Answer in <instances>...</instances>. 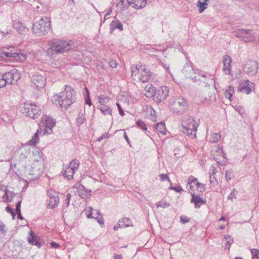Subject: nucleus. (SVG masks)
<instances>
[{
    "label": "nucleus",
    "instance_id": "nucleus-1",
    "mask_svg": "<svg viewBox=\"0 0 259 259\" xmlns=\"http://www.w3.org/2000/svg\"><path fill=\"white\" fill-rule=\"evenodd\" d=\"M47 54L49 56L57 55L75 48L77 46L72 40L52 38L48 42Z\"/></svg>",
    "mask_w": 259,
    "mask_h": 259
},
{
    "label": "nucleus",
    "instance_id": "nucleus-2",
    "mask_svg": "<svg viewBox=\"0 0 259 259\" xmlns=\"http://www.w3.org/2000/svg\"><path fill=\"white\" fill-rule=\"evenodd\" d=\"M76 100V94L74 89L70 85H65L64 91L59 95L55 94L52 97V102L62 109H67Z\"/></svg>",
    "mask_w": 259,
    "mask_h": 259
},
{
    "label": "nucleus",
    "instance_id": "nucleus-3",
    "mask_svg": "<svg viewBox=\"0 0 259 259\" xmlns=\"http://www.w3.org/2000/svg\"><path fill=\"white\" fill-rule=\"evenodd\" d=\"M51 27V20L44 17L34 22L32 26V31L38 36L46 35L50 30Z\"/></svg>",
    "mask_w": 259,
    "mask_h": 259
},
{
    "label": "nucleus",
    "instance_id": "nucleus-4",
    "mask_svg": "<svg viewBox=\"0 0 259 259\" xmlns=\"http://www.w3.org/2000/svg\"><path fill=\"white\" fill-rule=\"evenodd\" d=\"M186 189L190 194H199L205 192V185L198 182V179L190 176L186 181Z\"/></svg>",
    "mask_w": 259,
    "mask_h": 259
},
{
    "label": "nucleus",
    "instance_id": "nucleus-5",
    "mask_svg": "<svg viewBox=\"0 0 259 259\" xmlns=\"http://www.w3.org/2000/svg\"><path fill=\"white\" fill-rule=\"evenodd\" d=\"M182 126L184 134L196 137L198 124L193 118L190 116H185L182 119Z\"/></svg>",
    "mask_w": 259,
    "mask_h": 259
},
{
    "label": "nucleus",
    "instance_id": "nucleus-6",
    "mask_svg": "<svg viewBox=\"0 0 259 259\" xmlns=\"http://www.w3.org/2000/svg\"><path fill=\"white\" fill-rule=\"evenodd\" d=\"M20 108V111L23 115L33 119L37 118L41 113L39 107L34 103H23Z\"/></svg>",
    "mask_w": 259,
    "mask_h": 259
},
{
    "label": "nucleus",
    "instance_id": "nucleus-7",
    "mask_svg": "<svg viewBox=\"0 0 259 259\" xmlns=\"http://www.w3.org/2000/svg\"><path fill=\"white\" fill-rule=\"evenodd\" d=\"M169 106L174 113L181 114L187 108V102L184 98L176 96L170 99Z\"/></svg>",
    "mask_w": 259,
    "mask_h": 259
},
{
    "label": "nucleus",
    "instance_id": "nucleus-8",
    "mask_svg": "<svg viewBox=\"0 0 259 259\" xmlns=\"http://www.w3.org/2000/svg\"><path fill=\"white\" fill-rule=\"evenodd\" d=\"M79 165V161L76 159H73L62 171V175L69 180L72 179L75 172L78 169Z\"/></svg>",
    "mask_w": 259,
    "mask_h": 259
},
{
    "label": "nucleus",
    "instance_id": "nucleus-9",
    "mask_svg": "<svg viewBox=\"0 0 259 259\" xmlns=\"http://www.w3.org/2000/svg\"><path fill=\"white\" fill-rule=\"evenodd\" d=\"M6 84H14L17 82L20 78V72L16 69H13L9 72L4 74Z\"/></svg>",
    "mask_w": 259,
    "mask_h": 259
},
{
    "label": "nucleus",
    "instance_id": "nucleus-10",
    "mask_svg": "<svg viewBox=\"0 0 259 259\" xmlns=\"http://www.w3.org/2000/svg\"><path fill=\"white\" fill-rule=\"evenodd\" d=\"M234 35L245 42L252 41L255 38L253 31L250 29H239L235 32Z\"/></svg>",
    "mask_w": 259,
    "mask_h": 259
},
{
    "label": "nucleus",
    "instance_id": "nucleus-11",
    "mask_svg": "<svg viewBox=\"0 0 259 259\" xmlns=\"http://www.w3.org/2000/svg\"><path fill=\"white\" fill-rule=\"evenodd\" d=\"M42 163L41 162H33L31 168L28 170V174L32 176L30 179L38 178L43 173Z\"/></svg>",
    "mask_w": 259,
    "mask_h": 259
},
{
    "label": "nucleus",
    "instance_id": "nucleus-12",
    "mask_svg": "<svg viewBox=\"0 0 259 259\" xmlns=\"http://www.w3.org/2000/svg\"><path fill=\"white\" fill-rule=\"evenodd\" d=\"M258 68V66L257 61L254 60H248L244 65L243 69L244 72L246 73L253 75L257 73Z\"/></svg>",
    "mask_w": 259,
    "mask_h": 259
},
{
    "label": "nucleus",
    "instance_id": "nucleus-13",
    "mask_svg": "<svg viewBox=\"0 0 259 259\" xmlns=\"http://www.w3.org/2000/svg\"><path fill=\"white\" fill-rule=\"evenodd\" d=\"M168 93L169 90L166 87H161L158 90H156L153 96L154 100L156 102H162L165 100Z\"/></svg>",
    "mask_w": 259,
    "mask_h": 259
},
{
    "label": "nucleus",
    "instance_id": "nucleus-14",
    "mask_svg": "<svg viewBox=\"0 0 259 259\" xmlns=\"http://www.w3.org/2000/svg\"><path fill=\"white\" fill-rule=\"evenodd\" d=\"M55 121L52 117L44 116L42 117L40 125L45 126L46 132L48 134L52 133V128L55 125Z\"/></svg>",
    "mask_w": 259,
    "mask_h": 259
},
{
    "label": "nucleus",
    "instance_id": "nucleus-15",
    "mask_svg": "<svg viewBox=\"0 0 259 259\" xmlns=\"http://www.w3.org/2000/svg\"><path fill=\"white\" fill-rule=\"evenodd\" d=\"M31 80L34 85L38 90L44 88L46 84V79L41 75L35 73L31 77Z\"/></svg>",
    "mask_w": 259,
    "mask_h": 259
},
{
    "label": "nucleus",
    "instance_id": "nucleus-16",
    "mask_svg": "<svg viewBox=\"0 0 259 259\" xmlns=\"http://www.w3.org/2000/svg\"><path fill=\"white\" fill-rule=\"evenodd\" d=\"M251 83L248 80H245L244 82L239 83L238 87V91L240 92H243L246 94H249L252 91V85H250Z\"/></svg>",
    "mask_w": 259,
    "mask_h": 259
},
{
    "label": "nucleus",
    "instance_id": "nucleus-17",
    "mask_svg": "<svg viewBox=\"0 0 259 259\" xmlns=\"http://www.w3.org/2000/svg\"><path fill=\"white\" fill-rule=\"evenodd\" d=\"M141 76L139 79L143 83L147 82L153 76V74L150 72L148 69H147L145 67H144L140 72Z\"/></svg>",
    "mask_w": 259,
    "mask_h": 259
},
{
    "label": "nucleus",
    "instance_id": "nucleus-18",
    "mask_svg": "<svg viewBox=\"0 0 259 259\" xmlns=\"http://www.w3.org/2000/svg\"><path fill=\"white\" fill-rule=\"evenodd\" d=\"M27 240L29 243L33 245H36L38 248L42 246L41 243L39 242V239L34 234L32 230H30L29 232Z\"/></svg>",
    "mask_w": 259,
    "mask_h": 259
},
{
    "label": "nucleus",
    "instance_id": "nucleus-19",
    "mask_svg": "<svg viewBox=\"0 0 259 259\" xmlns=\"http://www.w3.org/2000/svg\"><path fill=\"white\" fill-rule=\"evenodd\" d=\"M231 59L228 55H225L223 58L224 68L223 71L226 74H229L230 72V64Z\"/></svg>",
    "mask_w": 259,
    "mask_h": 259
},
{
    "label": "nucleus",
    "instance_id": "nucleus-20",
    "mask_svg": "<svg viewBox=\"0 0 259 259\" xmlns=\"http://www.w3.org/2000/svg\"><path fill=\"white\" fill-rule=\"evenodd\" d=\"M182 71L185 77L191 78V74L193 73V68L191 64L186 63Z\"/></svg>",
    "mask_w": 259,
    "mask_h": 259
},
{
    "label": "nucleus",
    "instance_id": "nucleus-21",
    "mask_svg": "<svg viewBox=\"0 0 259 259\" xmlns=\"http://www.w3.org/2000/svg\"><path fill=\"white\" fill-rule=\"evenodd\" d=\"M191 202L195 204L196 208H199L201 205L205 204V201L198 195H192Z\"/></svg>",
    "mask_w": 259,
    "mask_h": 259
},
{
    "label": "nucleus",
    "instance_id": "nucleus-22",
    "mask_svg": "<svg viewBox=\"0 0 259 259\" xmlns=\"http://www.w3.org/2000/svg\"><path fill=\"white\" fill-rule=\"evenodd\" d=\"M33 156V162H41L43 160L42 153L37 149H34L32 151Z\"/></svg>",
    "mask_w": 259,
    "mask_h": 259
},
{
    "label": "nucleus",
    "instance_id": "nucleus-23",
    "mask_svg": "<svg viewBox=\"0 0 259 259\" xmlns=\"http://www.w3.org/2000/svg\"><path fill=\"white\" fill-rule=\"evenodd\" d=\"M115 29H118L120 31H122L123 29V25L118 20L113 21L110 24V31L111 33Z\"/></svg>",
    "mask_w": 259,
    "mask_h": 259
},
{
    "label": "nucleus",
    "instance_id": "nucleus-24",
    "mask_svg": "<svg viewBox=\"0 0 259 259\" xmlns=\"http://www.w3.org/2000/svg\"><path fill=\"white\" fill-rule=\"evenodd\" d=\"M147 2V0H133V7L136 9H142L146 6Z\"/></svg>",
    "mask_w": 259,
    "mask_h": 259
},
{
    "label": "nucleus",
    "instance_id": "nucleus-25",
    "mask_svg": "<svg viewBox=\"0 0 259 259\" xmlns=\"http://www.w3.org/2000/svg\"><path fill=\"white\" fill-rule=\"evenodd\" d=\"M13 27L16 29L20 34H24L27 31L25 27L23 26L22 23L19 21H15L13 23Z\"/></svg>",
    "mask_w": 259,
    "mask_h": 259
},
{
    "label": "nucleus",
    "instance_id": "nucleus-26",
    "mask_svg": "<svg viewBox=\"0 0 259 259\" xmlns=\"http://www.w3.org/2000/svg\"><path fill=\"white\" fill-rule=\"evenodd\" d=\"M118 225L121 228H126L132 226V222L130 218H124L118 221Z\"/></svg>",
    "mask_w": 259,
    "mask_h": 259
},
{
    "label": "nucleus",
    "instance_id": "nucleus-27",
    "mask_svg": "<svg viewBox=\"0 0 259 259\" xmlns=\"http://www.w3.org/2000/svg\"><path fill=\"white\" fill-rule=\"evenodd\" d=\"M210 0H199L197 3V6L199 8V12L202 13L205 9H207L208 5L207 2Z\"/></svg>",
    "mask_w": 259,
    "mask_h": 259
},
{
    "label": "nucleus",
    "instance_id": "nucleus-28",
    "mask_svg": "<svg viewBox=\"0 0 259 259\" xmlns=\"http://www.w3.org/2000/svg\"><path fill=\"white\" fill-rule=\"evenodd\" d=\"M145 95L147 97H150L154 96L155 93L156 89L152 84L147 85L145 88Z\"/></svg>",
    "mask_w": 259,
    "mask_h": 259
},
{
    "label": "nucleus",
    "instance_id": "nucleus-29",
    "mask_svg": "<svg viewBox=\"0 0 259 259\" xmlns=\"http://www.w3.org/2000/svg\"><path fill=\"white\" fill-rule=\"evenodd\" d=\"M39 130H38L37 132L34 134V135L32 137L31 139L27 142V144L30 146H35L39 141Z\"/></svg>",
    "mask_w": 259,
    "mask_h": 259
},
{
    "label": "nucleus",
    "instance_id": "nucleus-30",
    "mask_svg": "<svg viewBox=\"0 0 259 259\" xmlns=\"http://www.w3.org/2000/svg\"><path fill=\"white\" fill-rule=\"evenodd\" d=\"M90 212L87 214L88 218H94L97 219L101 215L100 212L97 210L94 209L92 207H90Z\"/></svg>",
    "mask_w": 259,
    "mask_h": 259
},
{
    "label": "nucleus",
    "instance_id": "nucleus-31",
    "mask_svg": "<svg viewBox=\"0 0 259 259\" xmlns=\"http://www.w3.org/2000/svg\"><path fill=\"white\" fill-rule=\"evenodd\" d=\"M155 128L158 132L161 133L163 135H165L166 134V130L165 129L164 122H160L156 124Z\"/></svg>",
    "mask_w": 259,
    "mask_h": 259
},
{
    "label": "nucleus",
    "instance_id": "nucleus-32",
    "mask_svg": "<svg viewBox=\"0 0 259 259\" xmlns=\"http://www.w3.org/2000/svg\"><path fill=\"white\" fill-rule=\"evenodd\" d=\"M98 109L105 115L112 114V110L110 107L108 106H99L98 107Z\"/></svg>",
    "mask_w": 259,
    "mask_h": 259
},
{
    "label": "nucleus",
    "instance_id": "nucleus-33",
    "mask_svg": "<svg viewBox=\"0 0 259 259\" xmlns=\"http://www.w3.org/2000/svg\"><path fill=\"white\" fill-rule=\"evenodd\" d=\"M132 1L133 0H120L118 5L121 4V10L126 9L130 5H132Z\"/></svg>",
    "mask_w": 259,
    "mask_h": 259
},
{
    "label": "nucleus",
    "instance_id": "nucleus-34",
    "mask_svg": "<svg viewBox=\"0 0 259 259\" xmlns=\"http://www.w3.org/2000/svg\"><path fill=\"white\" fill-rule=\"evenodd\" d=\"M142 70V66L138 65L136 66V67H132V76H136L137 74L139 73L140 74V72H141V70Z\"/></svg>",
    "mask_w": 259,
    "mask_h": 259
},
{
    "label": "nucleus",
    "instance_id": "nucleus-35",
    "mask_svg": "<svg viewBox=\"0 0 259 259\" xmlns=\"http://www.w3.org/2000/svg\"><path fill=\"white\" fill-rule=\"evenodd\" d=\"M234 92V91L233 88L232 86L230 85L228 87V89L226 90L225 92L226 97L231 101Z\"/></svg>",
    "mask_w": 259,
    "mask_h": 259
},
{
    "label": "nucleus",
    "instance_id": "nucleus-36",
    "mask_svg": "<svg viewBox=\"0 0 259 259\" xmlns=\"http://www.w3.org/2000/svg\"><path fill=\"white\" fill-rule=\"evenodd\" d=\"M84 121H85V118L84 116V114L82 112H80L78 113L77 118L76 119L77 125L78 126H80L84 122Z\"/></svg>",
    "mask_w": 259,
    "mask_h": 259
},
{
    "label": "nucleus",
    "instance_id": "nucleus-37",
    "mask_svg": "<svg viewBox=\"0 0 259 259\" xmlns=\"http://www.w3.org/2000/svg\"><path fill=\"white\" fill-rule=\"evenodd\" d=\"M215 173V172L214 171V169L213 168L212 172L209 175L210 184L212 186H214L218 183L217 180L214 177Z\"/></svg>",
    "mask_w": 259,
    "mask_h": 259
},
{
    "label": "nucleus",
    "instance_id": "nucleus-38",
    "mask_svg": "<svg viewBox=\"0 0 259 259\" xmlns=\"http://www.w3.org/2000/svg\"><path fill=\"white\" fill-rule=\"evenodd\" d=\"M58 195H57V196H55V195H50V200L54 201L53 205H51L52 208H54L56 207L59 202V198L58 197Z\"/></svg>",
    "mask_w": 259,
    "mask_h": 259
},
{
    "label": "nucleus",
    "instance_id": "nucleus-39",
    "mask_svg": "<svg viewBox=\"0 0 259 259\" xmlns=\"http://www.w3.org/2000/svg\"><path fill=\"white\" fill-rule=\"evenodd\" d=\"M157 207H161L162 208H166L170 206V204L166 202L165 200H162L156 203Z\"/></svg>",
    "mask_w": 259,
    "mask_h": 259
},
{
    "label": "nucleus",
    "instance_id": "nucleus-40",
    "mask_svg": "<svg viewBox=\"0 0 259 259\" xmlns=\"http://www.w3.org/2000/svg\"><path fill=\"white\" fill-rule=\"evenodd\" d=\"M110 99V98L108 97L103 98L101 96L98 97V101L102 106H105L109 101Z\"/></svg>",
    "mask_w": 259,
    "mask_h": 259
},
{
    "label": "nucleus",
    "instance_id": "nucleus-41",
    "mask_svg": "<svg viewBox=\"0 0 259 259\" xmlns=\"http://www.w3.org/2000/svg\"><path fill=\"white\" fill-rule=\"evenodd\" d=\"M3 54H4L7 58H13L14 59H16L17 57H19V55H20L21 54H18L17 53H9L7 52H3Z\"/></svg>",
    "mask_w": 259,
    "mask_h": 259
},
{
    "label": "nucleus",
    "instance_id": "nucleus-42",
    "mask_svg": "<svg viewBox=\"0 0 259 259\" xmlns=\"http://www.w3.org/2000/svg\"><path fill=\"white\" fill-rule=\"evenodd\" d=\"M136 124L139 128H141L143 131H147V125L142 120H137L136 121Z\"/></svg>",
    "mask_w": 259,
    "mask_h": 259
},
{
    "label": "nucleus",
    "instance_id": "nucleus-43",
    "mask_svg": "<svg viewBox=\"0 0 259 259\" xmlns=\"http://www.w3.org/2000/svg\"><path fill=\"white\" fill-rule=\"evenodd\" d=\"M28 154H29V152L27 150H24V151H22L19 155V160L22 161L25 160L27 158Z\"/></svg>",
    "mask_w": 259,
    "mask_h": 259
},
{
    "label": "nucleus",
    "instance_id": "nucleus-44",
    "mask_svg": "<svg viewBox=\"0 0 259 259\" xmlns=\"http://www.w3.org/2000/svg\"><path fill=\"white\" fill-rule=\"evenodd\" d=\"M225 238L227 240L226 243V248L228 249H230V247L231 245L232 244L233 242V240L230 238V236L228 235H226L225 236Z\"/></svg>",
    "mask_w": 259,
    "mask_h": 259
},
{
    "label": "nucleus",
    "instance_id": "nucleus-45",
    "mask_svg": "<svg viewBox=\"0 0 259 259\" xmlns=\"http://www.w3.org/2000/svg\"><path fill=\"white\" fill-rule=\"evenodd\" d=\"M221 137L219 133H214L212 136L210 141L212 143H216L221 139Z\"/></svg>",
    "mask_w": 259,
    "mask_h": 259
},
{
    "label": "nucleus",
    "instance_id": "nucleus-46",
    "mask_svg": "<svg viewBox=\"0 0 259 259\" xmlns=\"http://www.w3.org/2000/svg\"><path fill=\"white\" fill-rule=\"evenodd\" d=\"M252 259H259V250L252 249L251 250Z\"/></svg>",
    "mask_w": 259,
    "mask_h": 259
},
{
    "label": "nucleus",
    "instance_id": "nucleus-47",
    "mask_svg": "<svg viewBox=\"0 0 259 259\" xmlns=\"http://www.w3.org/2000/svg\"><path fill=\"white\" fill-rule=\"evenodd\" d=\"M169 188L171 190H174L177 193H181L183 190L181 186L178 185H176L175 186L171 185Z\"/></svg>",
    "mask_w": 259,
    "mask_h": 259
},
{
    "label": "nucleus",
    "instance_id": "nucleus-48",
    "mask_svg": "<svg viewBox=\"0 0 259 259\" xmlns=\"http://www.w3.org/2000/svg\"><path fill=\"white\" fill-rule=\"evenodd\" d=\"M6 85L4 74H0V88H4Z\"/></svg>",
    "mask_w": 259,
    "mask_h": 259
},
{
    "label": "nucleus",
    "instance_id": "nucleus-49",
    "mask_svg": "<svg viewBox=\"0 0 259 259\" xmlns=\"http://www.w3.org/2000/svg\"><path fill=\"white\" fill-rule=\"evenodd\" d=\"M180 221L183 224L187 223L190 221V219L186 215H181L180 217Z\"/></svg>",
    "mask_w": 259,
    "mask_h": 259
},
{
    "label": "nucleus",
    "instance_id": "nucleus-50",
    "mask_svg": "<svg viewBox=\"0 0 259 259\" xmlns=\"http://www.w3.org/2000/svg\"><path fill=\"white\" fill-rule=\"evenodd\" d=\"M159 177L160 178V180L161 181H164L166 180H167L170 182V179H169V177H168L167 175L162 174L159 175Z\"/></svg>",
    "mask_w": 259,
    "mask_h": 259
},
{
    "label": "nucleus",
    "instance_id": "nucleus-51",
    "mask_svg": "<svg viewBox=\"0 0 259 259\" xmlns=\"http://www.w3.org/2000/svg\"><path fill=\"white\" fill-rule=\"evenodd\" d=\"M2 198L4 201L10 202L12 200V195H3Z\"/></svg>",
    "mask_w": 259,
    "mask_h": 259
},
{
    "label": "nucleus",
    "instance_id": "nucleus-52",
    "mask_svg": "<svg viewBox=\"0 0 259 259\" xmlns=\"http://www.w3.org/2000/svg\"><path fill=\"white\" fill-rule=\"evenodd\" d=\"M199 76L203 77V78H211V79H212V78H211V75L209 74L208 73L200 72L199 73Z\"/></svg>",
    "mask_w": 259,
    "mask_h": 259
},
{
    "label": "nucleus",
    "instance_id": "nucleus-53",
    "mask_svg": "<svg viewBox=\"0 0 259 259\" xmlns=\"http://www.w3.org/2000/svg\"><path fill=\"white\" fill-rule=\"evenodd\" d=\"M116 105L118 108V110L119 111V113L120 115L122 116H123V115H124V113L123 110H122L120 104L118 103H116Z\"/></svg>",
    "mask_w": 259,
    "mask_h": 259
},
{
    "label": "nucleus",
    "instance_id": "nucleus-54",
    "mask_svg": "<svg viewBox=\"0 0 259 259\" xmlns=\"http://www.w3.org/2000/svg\"><path fill=\"white\" fill-rule=\"evenodd\" d=\"M109 65L111 67L115 68L117 66V63L115 60H111L109 62Z\"/></svg>",
    "mask_w": 259,
    "mask_h": 259
},
{
    "label": "nucleus",
    "instance_id": "nucleus-55",
    "mask_svg": "<svg viewBox=\"0 0 259 259\" xmlns=\"http://www.w3.org/2000/svg\"><path fill=\"white\" fill-rule=\"evenodd\" d=\"M0 189L2 191L4 192V194H8V193L9 192L8 186H2V187H1Z\"/></svg>",
    "mask_w": 259,
    "mask_h": 259
},
{
    "label": "nucleus",
    "instance_id": "nucleus-56",
    "mask_svg": "<svg viewBox=\"0 0 259 259\" xmlns=\"http://www.w3.org/2000/svg\"><path fill=\"white\" fill-rule=\"evenodd\" d=\"M21 204V201H19L17 203V204L16 205V213H20V212H21V209H20Z\"/></svg>",
    "mask_w": 259,
    "mask_h": 259
},
{
    "label": "nucleus",
    "instance_id": "nucleus-57",
    "mask_svg": "<svg viewBox=\"0 0 259 259\" xmlns=\"http://www.w3.org/2000/svg\"><path fill=\"white\" fill-rule=\"evenodd\" d=\"M231 172L229 171H227L225 173V177H226V180L227 181H228V180H230L231 178Z\"/></svg>",
    "mask_w": 259,
    "mask_h": 259
},
{
    "label": "nucleus",
    "instance_id": "nucleus-58",
    "mask_svg": "<svg viewBox=\"0 0 259 259\" xmlns=\"http://www.w3.org/2000/svg\"><path fill=\"white\" fill-rule=\"evenodd\" d=\"M85 102L86 104H88L89 106H91L92 102L90 97H85Z\"/></svg>",
    "mask_w": 259,
    "mask_h": 259
},
{
    "label": "nucleus",
    "instance_id": "nucleus-59",
    "mask_svg": "<svg viewBox=\"0 0 259 259\" xmlns=\"http://www.w3.org/2000/svg\"><path fill=\"white\" fill-rule=\"evenodd\" d=\"M96 220H97L98 223L100 225H104V220L102 217H100V218L98 217V219Z\"/></svg>",
    "mask_w": 259,
    "mask_h": 259
},
{
    "label": "nucleus",
    "instance_id": "nucleus-60",
    "mask_svg": "<svg viewBox=\"0 0 259 259\" xmlns=\"http://www.w3.org/2000/svg\"><path fill=\"white\" fill-rule=\"evenodd\" d=\"M51 246L52 247H53V248H57L59 247V244L55 242H52L51 243Z\"/></svg>",
    "mask_w": 259,
    "mask_h": 259
},
{
    "label": "nucleus",
    "instance_id": "nucleus-61",
    "mask_svg": "<svg viewBox=\"0 0 259 259\" xmlns=\"http://www.w3.org/2000/svg\"><path fill=\"white\" fill-rule=\"evenodd\" d=\"M71 195H68L67 198L65 200V203L66 204V206H68L69 204V202L70 200V197Z\"/></svg>",
    "mask_w": 259,
    "mask_h": 259
},
{
    "label": "nucleus",
    "instance_id": "nucleus-62",
    "mask_svg": "<svg viewBox=\"0 0 259 259\" xmlns=\"http://www.w3.org/2000/svg\"><path fill=\"white\" fill-rule=\"evenodd\" d=\"M6 210L7 211V212H10V213H11L14 211V209L9 206L6 207Z\"/></svg>",
    "mask_w": 259,
    "mask_h": 259
},
{
    "label": "nucleus",
    "instance_id": "nucleus-63",
    "mask_svg": "<svg viewBox=\"0 0 259 259\" xmlns=\"http://www.w3.org/2000/svg\"><path fill=\"white\" fill-rule=\"evenodd\" d=\"M107 137V134H104L103 135H102L99 139H98V141H101L102 140H103V139H105V138H106Z\"/></svg>",
    "mask_w": 259,
    "mask_h": 259
},
{
    "label": "nucleus",
    "instance_id": "nucleus-64",
    "mask_svg": "<svg viewBox=\"0 0 259 259\" xmlns=\"http://www.w3.org/2000/svg\"><path fill=\"white\" fill-rule=\"evenodd\" d=\"M199 76H199V75H198V77H197V76H194V77H193L192 76V77H191V78H192V79H193V80H194V81L196 82H197V81H198L199 80H200V78H199Z\"/></svg>",
    "mask_w": 259,
    "mask_h": 259
}]
</instances>
